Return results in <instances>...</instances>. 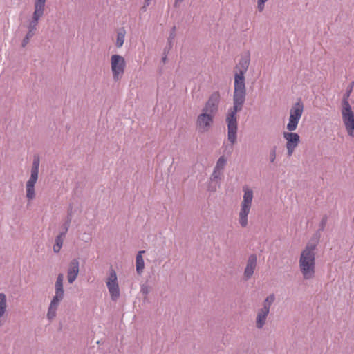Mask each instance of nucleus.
Listing matches in <instances>:
<instances>
[{
    "mask_svg": "<svg viewBox=\"0 0 354 354\" xmlns=\"http://www.w3.org/2000/svg\"><path fill=\"white\" fill-rule=\"evenodd\" d=\"M126 35V30L124 28H120L117 32V37L115 41V46L118 48H121L124 42Z\"/></svg>",
    "mask_w": 354,
    "mask_h": 354,
    "instance_id": "412c9836",
    "label": "nucleus"
},
{
    "mask_svg": "<svg viewBox=\"0 0 354 354\" xmlns=\"http://www.w3.org/2000/svg\"><path fill=\"white\" fill-rule=\"evenodd\" d=\"M152 0H144V5L142 8V9L145 11L147 10V8L151 4Z\"/></svg>",
    "mask_w": 354,
    "mask_h": 354,
    "instance_id": "a878e982",
    "label": "nucleus"
},
{
    "mask_svg": "<svg viewBox=\"0 0 354 354\" xmlns=\"http://www.w3.org/2000/svg\"><path fill=\"white\" fill-rule=\"evenodd\" d=\"M110 64L113 79L115 82L120 81L124 74L127 66L124 58L120 55H113L110 59Z\"/></svg>",
    "mask_w": 354,
    "mask_h": 354,
    "instance_id": "1a4fd4ad",
    "label": "nucleus"
},
{
    "mask_svg": "<svg viewBox=\"0 0 354 354\" xmlns=\"http://www.w3.org/2000/svg\"><path fill=\"white\" fill-rule=\"evenodd\" d=\"M145 253V251L140 250L138 252L136 257V272L138 274H141L145 269V261L143 259V254Z\"/></svg>",
    "mask_w": 354,
    "mask_h": 354,
    "instance_id": "aec40b11",
    "label": "nucleus"
},
{
    "mask_svg": "<svg viewBox=\"0 0 354 354\" xmlns=\"http://www.w3.org/2000/svg\"><path fill=\"white\" fill-rule=\"evenodd\" d=\"M7 297L5 293L0 292V326L4 323L3 317L7 313Z\"/></svg>",
    "mask_w": 354,
    "mask_h": 354,
    "instance_id": "a211bd4d",
    "label": "nucleus"
},
{
    "mask_svg": "<svg viewBox=\"0 0 354 354\" xmlns=\"http://www.w3.org/2000/svg\"><path fill=\"white\" fill-rule=\"evenodd\" d=\"M183 1L184 0H174V6L176 8L178 7Z\"/></svg>",
    "mask_w": 354,
    "mask_h": 354,
    "instance_id": "bb28decb",
    "label": "nucleus"
},
{
    "mask_svg": "<svg viewBox=\"0 0 354 354\" xmlns=\"http://www.w3.org/2000/svg\"><path fill=\"white\" fill-rule=\"evenodd\" d=\"M141 292L145 294V295H147L148 293V289H147V287L146 286H142L141 287Z\"/></svg>",
    "mask_w": 354,
    "mask_h": 354,
    "instance_id": "cd10ccee",
    "label": "nucleus"
},
{
    "mask_svg": "<svg viewBox=\"0 0 354 354\" xmlns=\"http://www.w3.org/2000/svg\"><path fill=\"white\" fill-rule=\"evenodd\" d=\"M220 102V92L218 91L212 92L196 118V127L200 132H207L210 129L218 111Z\"/></svg>",
    "mask_w": 354,
    "mask_h": 354,
    "instance_id": "f03ea898",
    "label": "nucleus"
},
{
    "mask_svg": "<svg viewBox=\"0 0 354 354\" xmlns=\"http://www.w3.org/2000/svg\"><path fill=\"white\" fill-rule=\"evenodd\" d=\"M270 310L266 307H262L257 310L255 324L258 329H261L266 324Z\"/></svg>",
    "mask_w": 354,
    "mask_h": 354,
    "instance_id": "2eb2a0df",
    "label": "nucleus"
},
{
    "mask_svg": "<svg viewBox=\"0 0 354 354\" xmlns=\"http://www.w3.org/2000/svg\"><path fill=\"white\" fill-rule=\"evenodd\" d=\"M283 136L286 141V147L288 156L290 157L299 143L300 137L298 133L289 131H284Z\"/></svg>",
    "mask_w": 354,
    "mask_h": 354,
    "instance_id": "9b49d317",
    "label": "nucleus"
},
{
    "mask_svg": "<svg viewBox=\"0 0 354 354\" xmlns=\"http://www.w3.org/2000/svg\"><path fill=\"white\" fill-rule=\"evenodd\" d=\"M68 229V223L65 224L64 229L62 232H61L58 236H56L55 240V244L53 245V251L55 253H58L62 245L64 242V239Z\"/></svg>",
    "mask_w": 354,
    "mask_h": 354,
    "instance_id": "dca6fc26",
    "label": "nucleus"
},
{
    "mask_svg": "<svg viewBox=\"0 0 354 354\" xmlns=\"http://www.w3.org/2000/svg\"><path fill=\"white\" fill-rule=\"evenodd\" d=\"M226 162H227L226 158L223 156H221L218 158L214 169H216L217 170L223 171L226 165Z\"/></svg>",
    "mask_w": 354,
    "mask_h": 354,
    "instance_id": "4be33fe9",
    "label": "nucleus"
},
{
    "mask_svg": "<svg viewBox=\"0 0 354 354\" xmlns=\"http://www.w3.org/2000/svg\"><path fill=\"white\" fill-rule=\"evenodd\" d=\"M269 0H257V10L259 12H262L265 9V4Z\"/></svg>",
    "mask_w": 354,
    "mask_h": 354,
    "instance_id": "b1692460",
    "label": "nucleus"
},
{
    "mask_svg": "<svg viewBox=\"0 0 354 354\" xmlns=\"http://www.w3.org/2000/svg\"><path fill=\"white\" fill-rule=\"evenodd\" d=\"M351 90L344 95L341 101L342 119L348 136L354 138V107L349 102L348 98Z\"/></svg>",
    "mask_w": 354,
    "mask_h": 354,
    "instance_id": "20e7f679",
    "label": "nucleus"
},
{
    "mask_svg": "<svg viewBox=\"0 0 354 354\" xmlns=\"http://www.w3.org/2000/svg\"><path fill=\"white\" fill-rule=\"evenodd\" d=\"M257 258L255 254H251L249 256L243 274L245 280H248L253 275L257 267Z\"/></svg>",
    "mask_w": 354,
    "mask_h": 354,
    "instance_id": "ddd939ff",
    "label": "nucleus"
},
{
    "mask_svg": "<svg viewBox=\"0 0 354 354\" xmlns=\"http://www.w3.org/2000/svg\"><path fill=\"white\" fill-rule=\"evenodd\" d=\"M274 299H275V296L274 294H271V295H268L264 301L263 307L268 308V310H270V306L272 304V303L274 302Z\"/></svg>",
    "mask_w": 354,
    "mask_h": 354,
    "instance_id": "5701e85b",
    "label": "nucleus"
},
{
    "mask_svg": "<svg viewBox=\"0 0 354 354\" xmlns=\"http://www.w3.org/2000/svg\"><path fill=\"white\" fill-rule=\"evenodd\" d=\"M243 191V196L240 205L238 220L240 225L242 227H245L248 225V215L252 207L254 194L252 189L248 186H244Z\"/></svg>",
    "mask_w": 354,
    "mask_h": 354,
    "instance_id": "423d86ee",
    "label": "nucleus"
},
{
    "mask_svg": "<svg viewBox=\"0 0 354 354\" xmlns=\"http://www.w3.org/2000/svg\"><path fill=\"white\" fill-rule=\"evenodd\" d=\"M64 275L60 273L57 275L55 283V297L64 298V290L63 287Z\"/></svg>",
    "mask_w": 354,
    "mask_h": 354,
    "instance_id": "f3484780",
    "label": "nucleus"
},
{
    "mask_svg": "<svg viewBox=\"0 0 354 354\" xmlns=\"http://www.w3.org/2000/svg\"><path fill=\"white\" fill-rule=\"evenodd\" d=\"M304 109V103L300 99L292 105L290 109L288 122L286 125L288 131H294L297 129L303 115Z\"/></svg>",
    "mask_w": 354,
    "mask_h": 354,
    "instance_id": "6e6552de",
    "label": "nucleus"
},
{
    "mask_svg": "<svg viewBox=\"0 0 354 354\" xmlns=\"http://www.w3.org/2000/svg\"><path fill=\"white\" fill-rule=\"evenodd\" d=\"M222 176V171L214 169V171L210 177L211 184L209 186L208 189L212 192H214L216 189V185L218 184L221 177Z\"/></svg>",
    "mask_w": 354,
    "mask_h": 354,
    "instance_id": "6ab92c4d",
    "label": "nucleus"
},
{
    "mask_svg": "<svg viewBox=\"0 0 354 354\" xmlns=\"http://www.w3.org/2000/svg\"><path fill=\"white\" fill-rule=\"evenodd\" d=\"M62 299L63 298L62 297L53 296L48 306V312L46 314V317L48 320L52 321L55 319L57 315V310Z\"/></svg>",
    "mask_w": 354,
    "mask_h": 354,
    "instance_id": "4468645a",
    "label": "nucleus"
},
{
    "mask_svg": "<svg viewBox=\"0 0 354 354\" xmlns=\"http://www.w3.org/2000/svg\"><path fill=\"white\" fill-rule=\"evenodd\" d=\"M80 272V263L76 259H73L67 268V280L69 283H73L77 279Z\"/></svg>",
    "mask_w": 354,
    "mask_h": 354,
    "instance_id": "f8f14e48",
    "label": "nucleus"
},
{
    "mask_svg": "<svg viewBox=\"0 0 354 354\" xmlns=\"http://www.w3.org/2000/svg\"><path fill=\"white\" fill-rule=\"evenodd\" d=\"M249 53L242 55L234 68V90L233 93V107L228 110L226 122L227 124V139L233 145L237 138V112L240 111L245 101L246 90L245 74L250 65Z\"/></svg>",
    "mask_w": 354,
    "mask_h": 354,
    "instance_id": "f257e3e1",
    "label": "nucleus"
},
{
    "mask_svg": "<svg viewBox=\"0 0 354 354\" xmlns=\"http://www.w3.org/2000/svg\"><path fill=\"white\" fill-rule=\"evenodd\" d=\"M105 282L111 300L117 301L120 297V288L117 273L113 269L109 270Z\"/></svg>",
    "mask_w": 354,
    "mask_h": 354,
    "instance_id": "9d476101",
    "label": "nucleus"
},
{
    "mask_svg": "<svg viewBox=\"0 0 354 354\" xmlns=\"http://www.w3.org/2000/svg\"><path fill=\"white\" fill-rule=\"evenodd\" d=\"M316 246V243H308L301 252L299 260V268L304 280L313 279L315 276Z\"/></svg>",
    "mask_w": 354,
    "mask_h": 354,
    "instance_id": "7ed1b4c3",
    "label": "nucleus"
},
{
    "mask_svg": "<svg viewBox=\"0 0 354 354\" xmlns=\"http://www.w3.org/2000/svg\"><path fill=\"white\" fill-rule=\"evenodd\" d=\"M39 159L35 158L30 169V176L26 183V198L28 202H31L36 198L35 185L39 178Z\"/></svg>",
    "mask_w": 354,
    "mask_h": 354,
    "instance_id": "0eeeda50",
    "label": "nucleus"
},
{
    "mask_svg": "<svg viewBox=\"0 0 354 354\" xmlns=\"http://www.w3.org/2000/svg\"><path fill=\"white\" fill-rule=\"evenodd\" d=\"M165 60H166V57H163V58H162V61H163L164 62H165Z\"/></svg>",
    "mask_w": 354,
    "mask_h": 354,
    "instance_id": "c85d7f7f",
    "label": "nucleus"
},
{
    "mask_svg": "<svg viewBox=\"0 0 354 354\" xmlns=\"http://www.w3.org/2000/svg\"><path fill=\"white\" fill-rule=\"evenodd\" d=\"M276 158H277V147L274 146L273 147H272V149H270V151L269 152L270 162L273 163L275 161Z\"/></svg>",
    "mask_w": 354,
    "mask_h": 354,
    "instance_id": "393cba45",
    "label": "nucleus"
},
{
    "mask_svg": "<svg viewBox=\"0 0 354 354\" xmlns=\"http://www.w3.org/2000/svg\"><path fill=\"white\" fill-rule=\"evenodd\" d=\"M46 1V0H35L34 12L32 18L29 20L27 25L28 32L22 41L23 47H25L28 44L30 39L34 36L39 20L44 15Z\"/></svg>",
    "mask_w": 354,
    "mask_h": 354,
    "instance_id": "39448f33",
    "label": "nucleus"
}]
</instances>
